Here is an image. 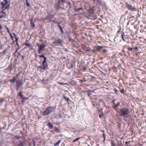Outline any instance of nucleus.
Segmentation results:
<instances>
[{
  "label": "nucleus",
  "instance_id": "obj_1",
  "mask_svg": "<svg viewBox=\"0 0 146 146\" xmlns=\"http://www.w3.org/2000/svg\"><path fill=\"white\" fill-rule=\"evenodd\" d=\"M15 138V146H27V141L23 137L16 136Z\"/></svg>",
  "mask_w": 146,
  "mask_h": 146
},
{
  "label": "nucleus",
  "instance_id": "obj_2",
  "mask_svg": "<svg viewBox=\"0 0 146 146\" xmlns=\"http://www.w3.org/2000/svg\"><path fill=\"white\" fill-rule=\"evenodd\" d=\"M48 65L45 59L44 61H43L41 65L37 66V69L39 70L40 72H44L45 70H49Z\"/></svg>",
  "mask_w": 146,
  "mask_h": 146
},
{
  "label": "nucleus",
  "instance_id": "obj_3",
  "mask_svg": "<svg viewBox=\"0 0 146 146\" xmlns=\"http://www.w3.org/2000/svg\"><path fill=\"white\" fill-rule=\"evenodd\" d=\"M129 110L128 108H121L120 109L119 112L120 116H123L124 119L126 120V117H129Z\"/></svg>",
  "mask_w": 146,
  "mask_h": 146
},
{
  "label": "nucleus",
  "instance_id": "obj_4",
  "mask_svg": "<svg viewBox=\"0 0 146 146\" xmlns=\"http://www.w3.org/2000/svg\"><path fill=\"white\" fill-rule=\"evenodd\" d=\"M56 107V106H50L48 107L45 109L44 111L42 113V115H48L51 113L55 111Z\"/></svg>",
  "mask_w": 146,
  "mask_h": 146
},
{
  "label": "nucleus",
  "instance_id": "obj_5",
  "mask_svg": "<svg viewBox=\"0 0 146 146\" xmlns=\"http://www.w3.org/2000/svg\"><path fill=\"white\" fill-rule=\"evenodd\" d=\"M62 42L63 41L61 39L58 38H55L52 43L54 46H61L62 44Z\"/></svg>",
  "mask_w": 146,
  "mask_h": 146
},
{
  "label": "nucleus",
  "instance_id": "obj_6",
  "mask_svg": "<svg viewBox=\"0 0 146 146\" xmlns=\"http://www.w3.org/2000/svg\"><path fill=\"white\" fill-rule=\"evenodd\" d=\"M23 84V81L22 80H17L16 82V87L17 91H19L21 87Z\"/></svg>",
  "mask_w": 146,
  "mask_h": 146
},
{
  "label": "nucleus",
  "instance_id": "obj_7",
  "mask_svg": "<svg viewBox=\"0 0 146 146\" xmlns=\"http://www.w3.org/2000/svg\"><path fill=\"white\" fill-rule=\"evenodd\" d=\"M37 46L39 48V49L38 50V53H40V51L43 50L44 48L46 47V46L44 44H37Z\"/></svg>",
  "mask_w": 146,
  "mask_h": 146
},
{
  "label": "nucleus",
  "instance_id": "obj_8",
  "mask_svg": "<svg viewBox=\"0 0 146 146\" xmlns=\"http://www.w3.org/2000/svg\"><path fill=\"white\" fill-rule=\"evenodd\" d=\"M94 48H95V50H94L95 52H101V50L102 49L103 47L102 46H96L94 47Z\"/></svg>",
  "mask_w": 146,
  "mask_h": 146
},
{
  "label": "nucleus",
  "instance_id": "obj_9",
  "mask_svg": "<svg viewBox=\"0 0 146 146\" xmlns=\"http://www.w3.org/2000/svg\"><path fill=\"white\" fill-rule=\"evenodd\" d=\"M126 7L128 9H129L135 11L136 9L133 8L132 5H131L130 3H126Z\"/></svg>",
  "mask_w": 146,
  "mask_h": 146
},
{
  "label": "nucleus",
  "instance_id": "obj_10",
  "mask_svg": "<svg viewBox=\"0 0 146 146\" xmlns=\"http://www.w3.org/2000/svg\"><path fill=\"white\" fill-rule=\"evenodd\" d=\"M121 37L122 39L124 41H126V40H127V39L126 37H125V34L123 32V33L121 34Z\"/></svg>",
  "mask_w": 146,
  "mask_h": 146
},
{
  "label": "nucleus",
  "instance_id": "obj_11",
  "mask_svg": "<svg viewBox=\"0 0 146 146\" xmlns=\"http://www.w3.org/2000/svg\"><path fill=\"white\" fill-rule=\"evenodd\" d=\"M82 9L81 8H78L77 9H75L74 11L75 12L78 13V14L79 13L80 11H83Z\"/></svg>",
  "mask_w": 146,
  "mask_h": 146
},
{
  "label": "nucleus",
  "instance_id": "obj_12",
  "mask_svg": "<svg viewBox=\"0 0 146 146\" xmlns=\"http://www.w3.org/2000/svg\"><path fill=\"white\" fill-rule=\"evenodd\" d=\"M91 77L90 76L88 77L86 76L84 77L85 81H91V79L90 78Z\"/></svg>",
  "mask_w": 146,
  "mask_h": 146
},
{
  "label": "nucleus",
  "instance_id": "obj_13",
  "mask_svg": "<svg viewBox=\"0 0 146 146\" xmlns=\"http://www.w3.org/2000/svg\"><path fill=\"white\" fill-rule=\"evenodd\" d=\"M5 2H2L1 3V5L3 7H4L6 4L8 3L7 1H4Z\"/></svg>",
  "mask_w": 146,
  "mask_h": 146
},
{
  "label": "nucleus",
  "instance_id": "obj_14",
  "mask_svg": "<svg viewBox=\"0 0 146 146\" xmlns=\"http://www.w3.org/2000/svg\"><path fill=\"white\" fill-rule=\"evenodd\" d=\"M114 106H113V108L114 109H115L119 105L120 103L119 102H118L116 104H115V103H114Z\"/></svg>",
  "mask_w": 146,
  "mask_h": 146
},
{
  "label": "nucleus",
  "instance_id": "obj_15",
  "mask_svg": "<svg viewBox=\"0 0 146 146\" xmlns=\"http://www.w3.org/2000/svg\"><path fill=\"white\" fill-rule=\"evenodd\" d=\"M87 66L85 65H82L81 67V70L83 71H86Z\"/></svg>",
  "mask_w": 146,
  "mask_h": 146
},
{
  "label": "nucleus",
  "instance_id": "obj_16",
  "mask_svg": "<svg viewBox=\"0 0 146 146\" xmlns=\"http://www.w3.org/2000/svg\"><path fill=\"white\" fill-rule=\"evenodd\" d=\"M13 69V68L12 67V64H11L7 68V70L11 72Z\"/></svg>",
  "mask_w": 146,
  "mask_h": 146
},
{
  "label": "nucleus",
  "instance_id": "obj_17",
  "mask_svg": "<svg viewBox=\"0 0 146 146\" xmlns=\"http://www.w3.org/2000/svg\"><path fill=\"white\" fill-rule=\"evenodd\" d=\"M47 126L49 128L52 129L53 127V125L51 123L49 122L47 123Z\"/></svg>",
  "mask_w": 146,
  "mask_h": 146
},
{
  "label": "nucleus",
  "instance_id": "obj_18",
  "mask_svg": "<svg viewBox=\"0 0 146 146\" xmlns=\"http://www.w3.org/2000/svg\"><path fill=\"white\" fill-rule=\"evenodd\" d=\"M61 142V140H58L57 141L56 143H55L54 144V146H56L58 145H58L60 143V142Z\"/></svg>",
  "mask_w": 146,
  "mask_h": 146
},
{
  "label": "nucleus",
  "instance_id": "obj_19",
  "mask_svg": "<svg viewBox=\"0 0 146 146\" xmlns=\"http://www.w3.org/2000/svg\"><path fill=\"white\" fill-rule=\"evenodd\" d=\"M16 80V77H14L13 78L10 80V81L12 83H14Z\"/></svg>",
  "mask_w": 146,
  "mask_h": 146
},
{
  "label": "nucleus",
  "instance_id": "obj_20",
  "mask_svg": "<svg viewBox=\"0 0 146 146\" xmlns=\"http://www.w3.org/2000/svg\"><path fill=\"white\" fill-rule=\"evenodd\" d=\"M38 56L40 57V58H42V57L43 58V61H44V60H45V59H46V60H47V58L45 56H44V55H38Z\"/></svg>",
  "mask_w": 146,
  "mask_h": 146
},
{
  "label": "nucleus",
  "instance_id": "obj_21",
  "mask_svg": "<svg viewBox=\"0 0 146 146\" xmlns=\"http://www.w3.org/2000/svg\"><path fill=\"white\" fill-rule=\"evenodd\" d=\"M26 5L27 7H30L31 5L28 2V0H25Z\"/></svg>",
  "mask_w": 146,
  "mask_h": 146
},
{
  "label": "nucleus",
  "instance_id": "obj_22",
  "mask_svg": "<svg viewBox=\"0 0 146 146\" xmlns=\"http://www.w3.org/2000/svg\"><path fill=\"white\" fill-rule=\"evenodd\" d=\"M131 142L130 141H128L125 142L126 145L127 146H131Z\"/></svg>",
  "mask_w": 146,
  "mask_h": 146
},
{
  "label": "nucleus",
  "instance_id": "obj_23",
  "mask_svg": "<svg viewBox=\"0 0 146 146\" xmlns=\"http://www.w3.org/2000/svg\"><path fill=\"white\" fill-rule=\"evenodd\" d=\"M31 25L33 27H35V25L34 24V22H33V19H31Z\"/></svg>",
  "mask_w": 146,
  "mask_h": 146
},
{
  "label": "nucleus",
  "instance_id": "obj_24",
  "mask_svg": "<svg viewBox=\"0 0 146 146\" xmlns=\"http://www.w3.org/2000/svg\"><path fill=\"white\" fill-rule=\"evenodd\" d=\"M54 131L58 132L59 133H60V130L58 128H57L56 127H54Z\"/></svg>",
  "mask_w": 146,
  "mask_h": 146
},
{
  "label": "nucleus",
  "instance_id": "obj_25",
  "mask_svg": "<svg viewBox=\"0 0 146 146\" xmlns=\"http://www.w3.org/2000/svg\"><path fill=\"white\" fill-rule=\"evenodd\" d=\"M111 146H117L116 144L113 141H111Z\"/></svg>",
  "mask_w": 146,
  "mask_h": 146
},
{
  "label": "nucleus",
  "instance_id": "obj_26",
  "mask_svg": "<svg viewBox=\"0 0 146 146\" xmlns=\"http://www.w3.org/2000/svg\"><path fill=\"white\" fill-rule=\"evenodd\" d=\"M120 92L121 93L124 94V90L123 88L120 89Z\"/></svg>",
  "mask_w": 146,
  "mask_h": 146
},
{
  "label": "nucleus",
  "instance_id": "obj_27",
  "mask_svg": "<svg viewBox=\"0 0 146 146\" xmlns=\"http://www.w3.org/2000/svg\"><path fill=\"white\" fill-rule=\"evenodd\" d=\"M104 115V113L102 112L101 113H100V114L99 115V117L100 118H101Z\"/></svg>",
  "mask_w": 146,
  "mask_h": 146
},
{
  "label": "nucleus",
  "instance_id": "obj_28",
  "mask_svg": "<svg viewBox=\"0 0 146 146\" xmlns=\"http://www.w3.org/2000/svg\"><path fill=\"white\" fill-rule=\"evenodd\" d=\"M64 99L68 102H69V101H70V100L68 98H66V97H65L64 96Z\"/></svg>",
  "mask_w": 146,
  "mask_h": 146
},
{
  "label": "nucleus",
  "instance_id": "obj_29",
  "mask_svg": "<svg viewBox=\"0 0 146 146\" xmlns=\"http://www.w3.org/2000/svg\"><path fill=\"white\" fill-rule=\"evenodd\" d=\"M25 45L26 46H29V48L31 47V44H30L28 43H25Z\"/></svg>",
  "mask_w": 146,
  "mask_h": 146
},
{
  "label": "nucleus",
  "instance_id": "obj_30",
  "mask_svg": "<svg viewBox=\"0 0 146 146\" xmlns=\"http://www.w3.org/2000/svg\"><path fill=\"white\" fill-rule=\"evenodd\" d=\"M5 99L3 98H0V103H2L4 101Z\"/></svg>",
  "mask_w": 146,
  "mask_h": 146
},
{
  "label": "nucleus",
  "instance_id": "obj_31",
  "mask_svg": "<svg viewBox=\"0 0 146 146\" xmlns=\"http://www.w3.org/2000/svg\"><path fill=\"white\" fill-rule=\"evenodd\" d=\"M20 74H21L20 73H19L17 74L16 75V76L15 77H16V78H18L19 77V76H20Z\"/></svg>",
  "mask_w": 146,
  "mask_h": 146
},
{
  "label": "nucleus",
  "instance_id": "obj_32",
  "mask_svg": "<svg viewBox=\"0 0 146 146\" xmlns=\"http://www.w3.org/2000/svg\"><path fill=\"white\" fill-rule=\"evenodd\" d=\"M80 139V137H78V138L76 139H74L73 141V142H74L77 141H78V140H79Z\"/></svg>",
  "mask_w": 146,
  "mask_h": 146
},
{
  "label": "nucleus",
  "instance_id": "obj_33",
  "mask_svg": "<svg viewBox=\"0 0 146 146\" xmlns=\"http://www.w3.org/2000/svg\"><path fill=\"white\" fill-rule=\"evenodd\" d=\"M22 92L21 91H20L19 92V96H20V97L21 96H22Z\"/></svg>",
  "mask_w": 146,
  "mask_h": 146
},
{
  "label": "nucleus",
  "instance_id": "obj_34",
  "mask_svg": "<svg viewBox=\"0 0 146 146\" xmlns=\"http://www.w3.org/2000/svg\"><path fill=\"white\" fill-rule=\"evenodd\" d=\"M103 137L104 139V141H105L106 138V135L105 133H103Z\"/></svg>",
  "mask_w": 146,
  "mask_h": 146
},
{
  "label": "nucleus",
  "instance_id": "obj_35",
  "mask_svg": "<svg viewBox=\"0 0 146 146\" xmlns=\"http://www.w3.org/2000/svg\"><path fill=\"white\" fill-rule=\"evenodd\" d=\"M6 29H7L8 33H10L11 32L9 30V28L7 27H6Z\"/></svg>",
  "mask_w": 146,
  "mask_h": 146
},
{
  "label": "nucleus",
  "instance_id": "obj_36",
  "mask_svg": "<svg viewBox=\"0 0 146 146\" xmlns=\"http://www.w3.org/2000/svg\"><path fill=\"white\" fill-rule=\"evenodd\" d=\"M13 35L15 38H17V35L16 34H15L14 33H13Z\"/></svg>",
  "mask_w": 146,
  "mask_h": 146
},
{
  "label": "nucleus",
  "instance_id": "obj_37",
  "mask_svg": "<svg viewBox=\"0 0 146 146\" xmlns=\"http://www.w3.org/2000/svg\"><path fill=\"white\" fill-rule=\"evenodd\" d=\"M24 96L22 95V96L20 97L21 98V99H27V98H24Z\"/></svg>",
  "mask_w": 146,
  "mask_h": 146
},
{
  "label": "nucleus",
  "instance_id": "obj_38",
  "mask_svg": "<svg viewBox=\"0 0 146 146\" xmlns=\"http://www.w3.org/2000/svg\"><path fill=\"white\" fill-rule=\"evenodd\" d=\"M107 50L106 49H103V50H102V52L103 53H105L106 52H107Z\"/></svg>",
  "mask_w": 146,
  "mask_h": 146
},
{
  "label": "nucleus",
  "instance_id": "obj_39",
  "mask_svg": "<svg viewBox=\"0 0 146 146\" xmlns=\"http://www.w3.org/2000/svg\"><path fill=\"white\" fill-rule=\"evenodd\" d=\"M9 8V5H7L5 6V8L6 9H8Z\"/></svg>",
  "mask_w": 146,
  "mask_h": 146
},
{
  "label": "nucleus",
  "instance_id": "obj_40",
  "mask_svg": "<svg viewBox=\"0 0 146 146\" xmlns=\"http://www.w3.org/2000/svg\"><path fill=\"white\" fill-rule=\"evenodd\" d=\"M133 48H132L130 47H129L128 48V50H132Z\"/></svg>",
  "mask_w": 146,
  "mask_h": 146
},
{
  "label": "nucleus",
  "instance_id": "obj_41",
  "mask_svg": "<svg viewBox=\"0 0 146 146\" xmlns=\"http://www.w3.org/2000/svg\"><path fill=\"white\" fill-rule=\"evenodd\" d=\"M114 91L115 93L116 94H117V90L116 89H114Z\"/></svg>",
  "mask_w": 146,
  "mask_h": 146
},
{
  "label": "nucleus",
  "instance_id": "obj_42",
  "mask_svg": "<svg viewBox=\"0 0 146 146\" xmlns=\"http://www.w3.org/2000/svg\"><path fill=\"white\" fill-rule=\"evenodd\" d=\"M15 39V41L16 42V43H17V44H18V43H17V41H18V38H16Z\"/></svg>",
  "mask_w": 146,
  "mask_h": 146
},
{
  "label": "nucleus",
  "instance_id": "obj_43",
  "mask_svg": "<svg viewBox=\"0 0 146 146\" xmlns=\"http://www.w3.org/2000/svg\"><path fill=\"white\" fill-rule=\"evenodd\" d=\"M135 50H138L139 49V48L138 47H136L134 48Z\"/></svg>",
  "mask_w": 146,
  "mask_h": 146
},
{
  "label": "nucleus",
  "instance_id": "obj_44",
  "mask_svg": "<svg viewBox=\"0 0 146 146\" xmlns=\"http://www.w3.org/2000/svg\"><path fill=\"white\" fill-rule=\"evenodd\" d=\"M58 27L59 29L62 28V27H61V26L59 25H58Z\"/></svg>",
  "mask_w": 146,
  "mask_h": 146
},
{
  "label": "nucleus",
  "instance_id": "obj_45",
  "mask_svg": "<svg viewBox=\"0 0 146 146\" xmlns=\"http://www.w3.org/2000/svg\"><path fill=\"white\" fill-rule=\"evenodd\" d=\"M33 143L34 144V146H35V141L34 140H33Z\"/></svg>",
  "mask_w": 146,
  "mask_h": 146
},
{
  "label": "nucleus",
  "instance_id": "obj_46",
  "mask_svg": "<svg viewBox=\"0 0 146 146\" xmlns=\"http://www.w3.org/2000/svg\"><path fill=\"white\" fill-rule=\"evenodd\" d=\"M3 28V27L2 26L0 25V30H1Z\"/></svg>",
  "mask_w": 146,
  "mask_h": 146
},
{
  "label": "nucleus",
  "instance_id": "obj_47",
  "mask_svg": "<svg viewBox=\"0 0 146 146\" xmlns=\"http://www.w3.org/2000/svg\"><path fill=\"white\" fill-rule=\"evenodd\" d=\"M9 35L11 37L12 36V35L11 32L10 33H9Z\"/></svg>",
  "mask_w": 146,
  "mask_h": 146
},
{
  "label": "nucleus",
  "instance_id": "obj_48",
  "mask_svg": "<svg viewBox=\"0 0 146 146\" xmlns=\"http://www.w3.org/2000/svg\"><path fill=\"white\" fill-rule=\"evenodd\" d=\"M21 102L23 103V104H24V99H23V100H22Z\"/></svg>",
  "mask_w": 146,
  "mask_h": 146
},
{
  "label": "nucleus",
  "instance_id": "obj_49",
  "mask_svg": "<svg viewBox=\"0 0 146 146\" xmlns=\"http://www.w3.org/2000/svg\"><path fill=\"white\" fill-rule=\"evenodd\" d=\"M60 31H61V33H63V29H62L61 30H60Z\"/></svg>",
  "mask_w": 146,
  "mask_h": 146
},
{
  "label": "nucleus",
  "instance_id": "obj_50",
  "mask_svg": "<svg viewBox=\"0 0 146 146\" xmlns=\"http://www.w3.org/2000/svg\"><path fill=\"white\" fill-rule=\"evenodd\" d=\"M63 3H64L65 1L64 0H61Z\"/></svg>",
  "mask_w": 146,
  "mask_h": 146
},
{
  "label": "nucleus",
  "instance_id": "obj_51",
  "mask_svg": "<svg viewBox=\"0 0 146 146\" xmlns=\"http://www.w3.org/2000/svg\"><path fill=\"white\" fill-rule=\"evenodd\" d=\"M11 39H12V40H13V36H11Z\"/></svg>",
  "mask_w": 146,
  "mask_h": 146
},
{
  "label": "nucleus",
  "instance_id": "obj_52",
  "mask_svg": "<svg viewBox=\"0 0 146 146\" xmlns=\"http://www.w3.org/2000/svg\"><path fill=\"white\" fill-rule=\"evenodd\" d=\"M60 84L61 85H62L63 84H62V82H60Z\"/></svg>",
  "mask_w": 146,
  "mask_h": 146
},
{
  "label": "nucleus",
  "instance_id": "obj_53",
  "mask_svg": "<svg viewBox=\"0 0 146 146\" xmlns=\"http://www.w3.org/2000/svg\"><path fill=\"white\" fill-rule=\"evenodd\" d=\"M138 54H139V53H137V54H136V55L137 56Z\"/></svg>",
  "mask_w": 146,
  "mask_h": 146
},
{
  "label": "nucleus",
  "instance_id": "obj_54",
  "mask_svg": "<svg viewBox=\"0 0 146 146\" xmlns=\"http://www.w3.org/2000/svg\"><path fill=\"white\" fill-rule=\"evenodd\" d=\"M62 29V28L60 29V30H61Z\"/></svg>",
  "mask_w": 146,
  "mask_h": 146
},
{
  "label": "nucleus",
  "instance_id": "obj_55",
  "mask_svg": "<svg viewBox=\"0 0 146 146\" xmlns=\"http://www.w3.org/2000/svg\"><path fill=\"white\" fill-rule=\"evenodd\" d=\"M98 111H99V112H100V110H98Z\"/></svg>",
  "mask_w": 146,
  "mask_h": 146
},
{
  "label": "nucleus",
  "instance_id": "obj_56",
  "mask_svg": "<svg viewBox=\"0 0 146 146\" xmlns=\"http://www.w3.org/2000/svg\"><path fill=\"white\" fill-rule=\"evenodd\" d=\"M4 1H7V0H4Z\"/></svg>",
  "mask_w": 146,
  "mask_h": 146
},
{
  "label": "nucleus",
  "instance_id": "obj_57",
  "mask_svg": "<svg viewBox=\"0 0 146 146\" xmlns=\"http://www.w3.org/2000/svg\"><path fill=\"white\" fill-rule=\"evenodd\" d=\"M114 101V100H113V101H112V102H113Z\"/></svg>",
  "mask_w": 146,
  "mask_h": 146
},
{
  "label": "nucleus",
  "instance_id": "obj_58",
  "mask_svg": "<svg viewBox=\"0 0 146 146\" xmlns=\"http://www.w3.org/2000/svg\"><path fill=\"white\" fill-rule=\"evenodd\" d=\"M40 60H42V59H40Z\"/></svg>",
  "mask_w": 146,
  "mask_h": 146
},
{
  "label": "nucleus",
  "instance_id": "obj_59",
  "mask_svg": "<svg viewBox=\"0 0 146 146\" xmlns=\"http://www.w3.org/2000/svg\"><path fill=\"white\" fill-rule=\"evenodd\" d=\"M142 25H141V27H142Z\"/></svg>",
  "mask_w": 146,
  "mask_h": 146
},
{
  "label": "nucleus",
  "instance_id": "obj_60",
  "mask_svg": "<svg viewBox=\"0 0 146 146\" xmlns=\"http://www.w3.org/2000/svg\"><path fill=\"white\" fill-rule=\"evenodd\" d=\"M3 13H4V12H3Z\"/></svg>",
  "mask_w": 146,
  "mask_h": 146
}]
</instances>
